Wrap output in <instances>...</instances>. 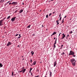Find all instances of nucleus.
<instances>
[{"label": "nucleus", "mask_w": 77, "mask_h": 77, "mask_svg": "<svg viewBox=\"0 0 77 77\" xmlns=\"http://www.w3.org/2000/svg\"><path fill=\"white\" fill-rule=\"evenodd\" d=\"M57 42V38H56L55 40V41L54 43V49L56 48V42Z\"/></svg>", "instance_id": "7ed1b4c3"}, {"label": "nucleus", "mask_w": 77, "mask_h": 77, "mask_svg": "<svg viewBox=\"0 0 77 77\" xmlns=\"http://www.w3.org/2000/svg\"><path fill=\"white\" fill-rule=\"evenodd\" d=\"M30 60L31 61H30L31 63H32V59H30Z\"/></svg>", "instance_id": "b1692460"}, {"label": "nucleus", "mask_w": 77, "mask_h": 77, "mask_svg": "<svg viewBox=\"0 0 77 77\" xmlns=\"http://www.w3.org/2000/svg\"><path fill=\"white\" fill-rule=\"evenodd\" d=\"M73 57H75V55H73Z\"/></svg>", "instance_id": "58836bf2"}, {"label": "nucleus", "mask_w": 77, "mask_h": 77, "mask_svg": "<svg viewBox=\"0 0 77 77\" xmlns=\"http://www.w3.org/2000/svg\"><path fill=\"white\" fill-rule=\"evenodd\" d=\"M4 2L3 1L2 2Z\"/></svg>", "instance_id": "4d7b16f0"}, {"label": "nucleus", "mask_w": 77, "mask_h": 77, "mask_svg": "<svg viewBox=\"0 0 77 77\" xmlns=\"http://www.w3.org/2000/svg\"><path fill=\"white\" fill-rule=\"evenodd\" d=\"M56 22L57 23V25H58V24H59V22L57 20L56 21Z\"/></svg>", "instance_id": "f3484780"}, {"label": "nucleus", "mask_w": 77, "mask_h": 77, "mask_svg": "<svg viewBox=\"0 0 77 77\" xmlns=\"http://www.w3.org/2000/svg\"><path fill=\"white\" fill-rule=\"evenodd\" d=\"M26 69H23L22 71H23L22 73H23L24 72H25L26 71Z\"/></svg>", "instance_id": "ddd939ff"}, {"label": "nucleus", "mask_w": 77, "mask_h": 77, "mask_svg": "<svg viewBox=\"0 0 77 77\" xmlns=\"http://www.w3.org/2000/svg\"><path fill=\"white\" fill-rule=\"evenodd\" d=\"M12 76H13V75H14V73L12 72Z\"/></svg>", "instance_id": "c85d7f7f"}, {"label": "nucleus", "mask_w": 77, "mask_h": 77, "mask_svg": "<svg viewBox=\"0 0 77 77\" xmlns=\"http://www.w3.org/2000/svg\"><path fill=\"white\" fill-rule=\"evenodd\" d=\"M64 20V19H63L62 21V22H61L62 23H63V22H64L63 21Z\"/></svg>", "instance_id": "5701e85b"}, {"label": "nucleus", "mask_w": 77, "mask_h": 77, "mask_svg": "<svg viewBox=\"0 0 77 77\" xmlns=\"http://www.w3.org/2000/svg\"><path fill=\"white\" fill-rule=\"evenodd\" d=\"M75 59H74L71 60V62L74 66H75V62H76V60L75 61Z\"/></svg>", "instance_id": "f257e3e1"}, {"label": "nucleus", "mask_w": 77, "mask_h": 77, "mask_svg": "<svg viewBox=\"0 0 77 77\" xmlns=\"http://www.w3.org/2000/svg\"><path fill=\"white\" fill-rule=\"evenodd\" d=\"M62 20V17H60V20Z\"/></svg>", "instance_id": "a878e982"}, {"label": "nucleus", "mask_w": 77, "mask_h": 77, "mask_svg": "<svg viewBox=\"0 0 77 77\" xmlns=\"http://www.w3.org/2000/svg\"><path fill=\"white\" fill-rule=\"evenodd\" d=\"M30 26H31V25H29V26L27 27V28H30Z\"/></svg>", "instance_id": "4be33fe9"}, {"label": "nucleus", "mask_w": 77, "mask_h": 77, "mask_svg": "<svg viewBox=\"0 0 77 77\" xmlns=\"http://www.w3.org/2000/svg\"><path fill=\"white\" fill-rule=\"evenodd\" d=\"M18 12V11L17 10H16L15 11V13H17V12Z\"/></svg>", "instance_id": "bb28decb"}, {"label": "nucleus", "mask_w": 77, "mask_h": 77, "mask_svg": "<svg viewBox=\"0 0 77 77\" xmlns=\"http://www.w3.org/2000/svg\"><path fill=\"white\" fill-rule=\"evenodd\" d=\"M33 35H34V34H33Z\"/></svg>", "instance_id": "774afa93"}, {"label": "nucleus", "mask_w": 77, "mask_h": 77, "mask_svg": "<svg viewBox=\"0 0 77 77\" xmlns=\"http://www.w3.org/2000/svg\"><path fill=\"white\" fill-rule=\"evenodd\" d=\"M17 47H20V45H18L17 46Z\"/></svg>", "instance_id": "37998d69"}, {"label": "nucleus", "mask_w": 77, "mask_h": 77, "mask_svg": "<svg viewBox=\"0 0 77 77\" xmlns=\"http://www.w3.org/2000/svg\"><path fill=\"white\" fill-rule=\"evenodd\" d=\"M39 75H37V76H35V77H39Z\"/></svg>", "instance_id": "473e14b6"}, {"label": "nucleus", "mask_w": 77, "mask_h": 77, "mask_svg": "<svg viewBox=\"0 0 77 77\" xmlns=\"http://www.w3.org/2000/svg\"><path fill=\"white\" fill-rule=\"evenodd\" d=\"M31 54L32 56H33V54H34V52H33V51H32L31 52Z\"/></svg>", "instance_id": "f8f14e48"}, {"label": "nucleus", "mask_w": 77, "mask_h": 77, "mask_svg": "<svg viewBox=\"0 0 77 77\" xmlns=\"http://www.w3.org/2000/svg\"><path fill=\"white\" fill-rule=\"evenodd\" d=\"M3 20H0V26L3 25V24H2V22H3Z\"/></svg>", "instance_id": "0eeeda50"}, {"label": "nucleus", "mask_w": 77, "mask_h": 77, "mask_svg": "<svg viewBox=\"0 0 77 77\" xmlns=\"http://www.w3.org/2000/svg\"><path fill=\"white\" fill-rule=\"evenodd\" d=\"M60 34H59V36H60Z\"/></svg>", "instance_id": "de8ad7c7"}, {"label": "nucleus", "mask_w": 77, "mask_h": 77, "mask_svg": "<svg viewBox=\"0 0 77 77\" xmlns=\"http://www.w3.org/2000/svg\"><path fill=\"white\" fill-rule=\"evenodd\" d=\"M23 60H24V59H23Z\"/></svg>", "instance_id": "680f3d73"}, {"label": "nucleus", "mask_w": 77, "mask_h": 77, "mask_svg": "<svg viewBox=\"0 0 77 77\" xmlns=\"http://www.w3.org/2000/svg\"><path fill=\"white\" fill-rule=\"evenodd\" d=\"M11 44H12V43H11V42H8V43L7 44V46L9 47V45H11Z\"/></svg>", "instance_id": "39448f33"}, {"label": "nucleus", "mask_w": 77, "mask_h": 77, "mask_svg": "<svg viewBox=\"0 0 77 77\" xmlns=\"http://www.w3.org/2000/svg\"><path fill=\"white\" fill-rule=\"evenodd\" d=\"M5 20V19H4L2 20Z\"/></svg>", "instance_id": "13d9d810"}, {"label": "nucleus", "mask_w": 77, "mask_h": 77, "mask_svg": "<svg viewBox=\"0 0 77 77\" xmlns=\"http://www.w3.org/2000/svg\"><path fill=\"white\" fill-rule=\"evenodd\" d=\"M23 69H24V67H23Z\"/></svg>", "instance_id": "603ef678"}, {"label": "nucleus", "mask_w": 77, "mask_h": 77, "mask_svg": "<svg viewBox=\"0 0 77 77\" xmlns=\"http://www.w3.org/2000/svg\"><path fill=\"white\" fill-rule=\"evenodd\" d=\"M51 13H50L49 14V16L50 17V16H51Z\"/></svg>", "instance_id": "cd10ccee"}, {"label": "nucleus", "mask_w": 77, "mask_h": 77, "mask_svg": "<svg viewBox=\"0 0 77 77\" xmlns=\"http://www.w3.org/2000/svg\"><path fill=\"white\" fill-rule=\"evenodd\" d=\"M29 73H30V72H31V70H29Z\"/></svg>", "instance_id": "a19ab883"}, {"label": "nucleus", "mask_w": 77, "mask_h": 77, "mask_svg": "<svg viewBox=\"0 0 77 77\" xmlns=\"http://www.w3.org/2000/svg\"><path fill=\"white\" fill-rule=\"evenodd\" d=\"M13 0H11V1H12H12Z\"/></svg>", "instance_id": "bf43d9fd"}, {"label": "nucleus", "mask_w": 77, "mask_h": 77, "mask_svg": "<svg viewBox=\"0 0 77 77\" xmlns=\"http://www.w3.org/2000/svg\"><path fill=\"white\" fill-rule=\"evenodd\" d=\"M63 45H62L60 46V48H62L63 47Z\"/></svg>", "instance_id": "412c9836"}, {"label": "nucleus", "mask_w": 77, "mask_h": 77, "mask_svg": "<svg viewBox=\"0 0 77 77\" xmlns=\"http://www.w3.org/2000/svg\"><path fill=\"white\" fill-rule=\"evenodd\" d=\"M65 34L63 33L62 34V38H61V39H64V38H65Z\"/></svg>", "instance_id": "423d86ee"}, {"label": "nucleus", "mask_w": 77, "mask_h": 77, "mask_svg": "<svg viewBox=\"0 0 77 77\" xmlns=\"http://www.w3.org/2000/svg\"><path fill=\"white\" fill-rule=\"evenodd\" d=\"M60 15H61V14H60L59 15V17H60Z\"/></svg>", "instance_id": "ea45409f"}, {"label": "nucleus", "mask_w": 77, "mask_h": 77, "mask_svg": "<svg viewBox=\"0 0 77 77\" xmlns=\"http://www.w3.org/2000/svg\"><path fill=\"white\" fill-rule=\"evenodd\" d=\"M69 37V34H68L66 37V39H67L68 37Z\"/></svg>", "instance_id": "6ab92c4d"}, {"label": "nucleus", "mask_w": 77, "mask_h": 77, "mask_svg": "<svg viewBox=\"0 0 77 77\" xmlns=\"http://www.w3.org/2000/svg\"><path fill=\"white\" fill-rule=\"evenodd\" d=\"M31 74L32 76H33V75H32L33 74V73H32V72H31Z\"/></svg>", "instance_id": "7c9ffc66"}, {"label": "nucleus", "mask_w": 77, "mask_h": 77, "mask_svg": "<svg viewBox=\"0 0 77 77\" xmlns=\"http://www.w3.org/2000/svg\"><path fill=\"white\" fill-rule=\"evenodd\" d=\"M24 5V3H23V5Z\"/></svg>", "instance_id": "5fc2aeb1"}, {"label": "nucleus", "mask_w": 77, "mask_h": 77, "mask_svg": "<svg viewBox=\"0 0 77 77\" xmlns=\"http://www.w3.org/2000/svg\"><path fill=\"white\" fill-rule=\"evenodd\" d=\"M21 38V36H20L19 37H18V39H19V38Z\"/></svg>", "instance_id": "c9c22d12"}, {"label": "nucleus", "mask_w": 77, "mask_h": 77, "mask_svg": "<svg viewBox=\"0 0 77 77\" xmlns=\"http://www.w3.org/2000/svg\"><path fill=\"white\" fill-rule=\"evenodd\" d=\"M18 34H17L15 35V36H18Z\"/></svg>", "instance_id": "72a5a7b5"}, {"label": "nucleus", "mask_w": 77, "mask_h": 77, "mask_svg": "<svg viewBox=\"0 0 77 77\" xmlns=\"http://www.w3.org/2000/svg\"><path fill=\"white\" fill-rule=\"evenodd\" d=\"M51 1H54V0H51Z\"/></svg>", "instance_id": "8fccbe9b"}, {"label": "nucleus", "mask_w": 77, "mask_h": 77, "mask_svg": "<svg viewBox=\"0 0 77 77\" xmlns=\"http://www.w3.org/2000/svg\"><path fill=\"white\" fill-rule=\"evenodd\" d=\"M56 64H57V62H56V61H55L54 63V67H55V66H56Z\"/></svg>", "instance_id": "1a4fd4ad"}, {"label": "nucleus", "mask_w": 77, "mask_h": 77, "mask_svg": "<svg viewBox=\"0 0 77 77\" xmlns=\"http://www.w3.org/2000/svg\"><path fill=\"white\" fill-rule=\"evenodd\" d=\"M58 21L59 22V20H58V21Z\"/></svg>", "instance_id": "052dcab7"}, {"label": "nucleus", "mask_w": 77, "mask_h": 77, "mask_svg": "<svg viewBox=\"0 0 77 77\" xmlns=\"http://www.w3.org/2000/svg\"><path fill=\"white\" fill-rule=\"evenodd\" d=\"M23 71V70H22L21 71H20V72H22Z\"/></svg>", "instance_id": "f704fd0d"}, {"label": "nucleus", "mask_w": 77, "mask_h": 77, "mask_svg": "<svg viewBox=\"0 0 77 77\" xmlns=\"http://www.w3.org/2000/svg\"><path fill=\"white\" fill-rule=\"evenodd\" d=\"M60 34H62V33H60Z\"/></svg>", "instance_id": "864d4df0"}, {"label": "nucleus", "mask_w": 77, "mask_h": 77, "mask_svg": "<svg viewBox=\"0 0 77 77\" xmlns=\"http://www.w3.org/2000/svg\"><path fill=\"white\" fill-rule=\"evenodd\" d=\"M66 16H65L64 17V18H66Z\"/></svg>", "instance_id": "79ce46f5"}, {"label": "nucleus", "mask_w": 77, "mask_h": 77, "mask_svg": "<svg viewBox=\"0 0 77 77\" xmlns=\"http://www.w3.org/2000/svg\"><path fill=\"white\" fill-rule=\"evenodd\" d=\"M16 18V17H13L11 20V21L12 22H14V21H15V20Z\"/></svg>", "instance_id": "20e7f679"}, {"label": "nucleus", "mask_w": 77, "mask_h": 77, "mask_svg": "<svg viewBox=\"0 0 77 77\" xmlns=\"http://www.w3.org/2000/svg\"><path fill=\"white\" fill-rule=\"evenodd\" d=\"M30 71H32V68H31L30 69Z\"/></svg>", "instance_id": "c756f323"}, {"label": "nucleus", "mask_w": 77, "mask_h": 77, "mask_svg": "<svg viewBox=\"0 0 77 77\" xmlns=\"http://www.w3.org/2000/svg\"><path fill=\"white\" fill-rule=\"evenodd\" d=\"M17 2H12L11 4H12V5H15L16 4H17Z\"/></svg>", "instance_id": "6e6552de"}, {"label": "nucleus", "mask_w": 77, "mask_h": 77, "mask_svg": "<svg viewBox=\"0 0 77 77\" xmlns=\"http://www.w3.org/2000/svg\"><path fill=\"white\" fill-rule=\"evenodd\" d=\"M70 33H72V31H71V32H70Z\"/></svg>", "instance_id": "e433bc0d"}, {"label": "nucleus", "mask_w": 77, "mask_h": 77, "mask_svg": "<svg viewBox=\"0 0 77 77\" xmlns=\"http://www.w3.org/2000/svg\"><path fill=\"white\" fill-rule=\"evenodd\" d=\"M6 18V17H5V18H4V19H5Z\"/></svg>", "instance_id": "6e6d98bb"}, {"label": "nucleus", "mask_w": 77, "mask_h": 77, "mask_svg": "<svg viewBox=\"0 0 77 77\" xmlns=\"http://www.w3.org/2000/svg\"><path fill=\"white\" fill-rule=\"evenodd\" d=\"M7 5V4H5V5Z\"/></svg>", "instance_id": "0e129e2a"}, {"label": "nucleus", "mask_w": 77, "mask_h": 77, "mask_svg": "<svg viewBox=\"0 0 77 77\" xmlns=\"http://www.w3.org/2000/svg\"><path fill=\"white\" fill-rule=\"evenodd\" d=\"M54 39H56V38L54 37Z\"/></svg>", "instance_id": "a18cd8bd"}, {"label": "nucleus", "mask_w": 77, "mask_h": 77, "mask_svg": "<svg viewBox=\"0 0 77 77\" xmlns=\"http://www.w3.org/2000/svg\"><path fill=\"white\" fill-rule=\"evenodd\" d=\"M42 27H44V26H43V25H42Z\"/></svg>", "instance_id": "3c124183"}, {"label": "nucleus", "mask_w": 77, "mask_h": 77, "mask_svg": "<svg viewBox=\"0 0 77 77\" xmlns=\"http://www.w3.org/2000/svg\"><path fill=\"white\" fill-rule=\"evenodd\" d=\"M6 0V1H8V0Z\"/></svg>", "instance_id": "e2e57ef3"}, {"label": "nucleus", "mask_w": 77, "mask_h": 77, "mask_svg": "<svg viewBox=\"0 0 77 77\" xmlns=\"http://www.w3.org/2000/svg\"><path fill=\"white\" fill-rule=\"evenodd\" d=\"M46 17L47 18L48 17V14L46 15Z\"/></svg>", "instance_id": "aec40b11"}, {"label": "nucleus", "mask_w": 77, "mask_h": 77, "mask_svg": "<svg viewBox=\"0 0 77 77\" xmlns=\"http://www.w3.org/2000/svg\"><path fill=\"white\" fill-rule=\"evenodd\" d=\"M74 52L71 50L70 51V53L69 54V56H70V55H74Z\"/></svg>", "instance_id": "f03ea898"}, {"label": "nucleus", "mask_w": 77, "mask_h": 77, "mask_svg": "<svg viewBox=\"0 0 77 77\" xmlns=\"http://www.w3.org/2000/svg\"><path fill=\"white\" fill-rule=\"evenodd\" d=\"M36 61H34L32 63V65H36Z\"/></svg>", "instance_id": "9b49d317"}, {"label": "nucleus", "mask_w": 77, "mask_h": 77, "mask_svg": "<svg viewBox=\"0 0 77 77\" xmlns=\"http://www.w3.org/2000/svg\"><path fill=\"white\" fill-rule=\"evenodd\" d=\"M19 36H20V37L21 36V35L19 34Z\"/></svg>", "instance_id": "c03bdc74"}, {"label": "nucleus", "mask_w": 77, "mask_h": 77, "mask_svg": "<svg viewBox=\"0 0 77 77\" xmlns=\"http://www.w3.org/2000/svg\"><path fill=\"white\" fill-rule=\"evenodd\" d=\"M12 5V4H11V3H9V5Z\"/></svg>", "instance_id": "4c0bfd02"}, {"label": "nucleus", "mask_w": 77, "mask_h": 77, "mask_svg": "<svg viewBox=\"0 0 77 77\" xmlns=\"http://www.w3.org/2000/svg\"><path fill=\"white\" fill-rule=\"evenodd\" d=\"M0 67H2V66H3V65H2V64L0 63Z\"/></svg>", "instance_id": "dca6fc26"}, {"label": "nucleus", "mask_w": 77, "mask_h": 77, "mask_svg": "<svg viewBox=\"0 0 77 77\" xmlns=\"http://www.w3.org/2000/svg\"><path fill=\"white\" fill-rule=\"evenodd\" d=\"M53 14H54V12H53Z\"/></svg>", "instance_id": "69168bd1"}, {"label": "nucleus", "mask_w": 77, "mask_h": 77, "mask_svg": "<svg viewBox=\"0 0 77 77\" xmlns=\"http://www.w3.org/2000/svg\"><path fill=\"white\" fill-rule=\"evenodd\" d=\"M1 2H2V0L1 1Z\"/></svg>", "instance_id": "338daca9"}, {"label": "nucleus", "mask_w": 77, "mask_h": 77, "mask_svg": "<svg viewBox=\"0 0 77 77\" xmlns=\"http://www.w3.org/2000/svg\"><path fill=\"white\" fill-rule=\"evenodd\" d=\"M52 74V73L51 72H50V75L51 77V75Z\"/></svg>", "instance_id": "2eb2a0df"}, {"label": "nucleus", "mask_w": 77, "mask_h": 77, "mask_svg": "<svg viewBox=\"0 0 77 77\" xmlns=\"http://www.w3.org/2000/svg\"><path fill=\"white\" fill-rule=\"evenodd\" d=\"M11 1H8L7 2V4H8V3H9V2H10Z\"/></svg>", "instance_id": "2f4dec72"}, {"label": "nucleus", "mask_w": 77, "mask_h": 77, "mask_svg": "<svg viewBox=\"0 0 77 77\" xmlns=\"http://www.w3.org/2000/svg\"><path fill=\"white\" fill-rule=\"evenodd\" d=\"M11 17V16H9L7 18V20H9V18H10Z\"/></svg>", "instance_id": "a211bd4d"}, {"label": "nucleus", "mask_w": 77, "mask_h": 77, "mask_svg": "<svg viewBox=\"0 0 77 77\" xmlns=\"http://www.w3.org/2000/svg\"><path fill=\"white\" fill-rule=\"evenodd\" d=\"M56 33H57V32H54L52 34V35H55V34H56Z\"/></svg>", "instance_id": "4468645a"}, {"label": "nucleus", "mask_w": 77, "mask_h": 77, "mask_svg": "<svg viewBox=\"0 0 77 77\" xmlns=\"http://www.w3.org/2000/svg\"><path fill=\"white\" fill-rule=\"evenodd\" d=\"M53 35V34H52V35H51V36H52L53 35Z\"/></svg>", "instance_id": "49530a36"}, {"label": "nucleus", "mask_w": 77, "mask_h": 77, "mask_svg": "<svg viewBox=\"0 0 77 77\" xmlns=\"http://www.w3.org/2000/svg\"><path fill=\"white\" fill-rule=\"evenodd\" d=\"M33 64H32L31 65V66H33Z\"/></svg>", "instance_id": "09e8293b"}, {"label": "nucleus", "mask_w": 77, "mask_h": 77, "mask_svg": "<svg viewBox=\"0 0 77 77\" xmlns=\"http://www.w3.org/2000/svg\"><path fill=\"white\" fill-rule=\"evenodd\" d=\"M23 12V10L20 9V10L19 12V13L20 14H21V13H22V12Z\"/></svg>", "instance_id": "9d476101"}, {"label": "nucleus", "mask_w": 77, "mask_h": 77, "mask_svg": "<svg viewBox=\"0 0 77 77\" xmlns=\"http://www.w3.org/2000/svg\"><path fill=\"white\" fill-rule=\"evenodd\" d=\"M62 54H65V53H64V52H63V53L61 54V55H62Z\"/></svg>", "instance_id": "393cba45"}]
</instances>
